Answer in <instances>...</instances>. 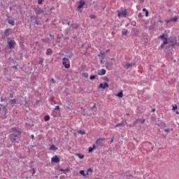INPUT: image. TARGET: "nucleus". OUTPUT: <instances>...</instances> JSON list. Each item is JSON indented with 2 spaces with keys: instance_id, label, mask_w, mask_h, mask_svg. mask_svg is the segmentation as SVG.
<instances>
[{
  "instance_id": "f257e3e1",
  "label": "nucleus",
  "mask_w": 179,
  "mask_h": 179,
  "mask_svg": "<svg viewBox=\"0 0 179 179\" xmlns=\"http://www.w3.org/2000/svg\"><path fill=\"white\" fill-rule=\"evenodd\" d=\"M171 44V47L174 48L176 45H178L179 47V42L177 43V38L176 36H171L168 39V43Z\"/></svg>"
},
{
  "instance_id": "f03ea898",
  "label": "nucleus",
  "mask_w": 179,
  "mask_h": 179,
  "mask_svg": "<svg viewBox=\"0 0 179 179\" xmlns=\"http://www.w3.org/2000/svg\"><path fill=\"white\" fill-rule=\"evenodd\" d=\"M159 38H161L162 40H164L163 43L160 45V48L163 49V48H164V45H166V44H169V41H168L167 38L164 37V34L159 36Z\"/></svg>"
},
{
  "instance_id": "7ed1b4c3",
  "label": "nucleus",
  "mask_w": 179,
  "mask_h": 179,
  "mask_svg": "<svg viewBox=\"0 0 179 179\" xmlns=\"http://www.w3.org/2000/svg\"><path fill=\"white\" fill-rule=\"evenodd\" d=\"M62 64L64 65V68H66V69H69V68H71V64H69V59L66 57L63 58Z\"/></svg>"
},
{
  "instance_id": "20e7f679",
  "label": "nucleus",
  "mask_w": 179,
  "mask_h": 179,
  "mask_svg": "<svg viewBox=\"0 0 179 179\" xmlns=\"http://www.w3.org/2000/svg\"><path fill=\"white\" fill-rule=\"evenodd\" d=\"M127 15H128L127 10L118 11L117 13L118 17H120V19H121V17H125Z\"/></svg>"
},
{
  "instance_id": "39448f33",
  "label": "nucleus",
  "mask_w": 179,
  "mask_h": 179,
  "mask_svg": "<svg viewBox=\"0 0 179 179\" xmlns=\"http://www.w3.org/2000/svg\"><path fill=\"white\" fill-rule=\"evenodd\" d=\"M8 44L9 48L12 50V48H15V46L16 45V42H15V41H8Z\"/></svg>"
},
{
  "instance_id": "423d86ee",
  "label": "nucleus",
  "mask_w": 179,
  "mask_h": 179,
  "mask_svg": "<svg viewBox=\"0 0 179 179\" xmlns=\"http://www.w3.org/2000/svg\"><path fill=\"white\" fill-rule=\"evenodd\" d=\"M60 160L61 159H59V157H58L57 155L52 157L51 159L52 163H59Z\"/></svg>"
},
{
  "instance_id": "0eeeda50",
  "label": "nucleus",
  "mask_w": 179,
  "mask_h": 179,
  "mask_svg": "<svg viewBox=\"0 0 179 179\" xmlns=\"http://www.w3.org/2000/svg\"><path fill=\"white\" fill-rule=\"evenodd\" d=\"M105 138H99L98 140L96 141V145H98V146H103L104 145V143H103L102 141H104Z\"/></svg>"
},
{
  "instance_id": "6e6552de",
  "label": "nucleus",
  "mask_w": 179,
  "mask_h": 179,
  "mask_svg": "<svg viewBox=\"0 0 179 179\" xmlns=\"http://www.w3.org/2000/svg\"><path fill=\"white\" fill-rule=\"evenodd\" d=\"M145 119H141L138 118L136 120V121L134 122V126L136 125L137 122H140V124H145Z\"/></svg>"
},
{
  "instance_id": "1a4fd4ad",
  "label": "nucleus",
  "mask_w": 179,
  "mask_h": 179,
  "mask_svg": "<svg viewBox=\"0 0 179 179\" xmlns=\"http://www.w3.org/2000/svg\"><path fill=\"white\" fill-rule=\"evenodd\" d=\"M107 87H108V83H105L104 84L101 83L99 85V89H107Z\"/></svg>"
},
{
  "instance_id": "9d476101",
  "label": "nucleus",
  "mask_w": 179,
  "mask_h": 179,
  "mask_svg": "<svg viewBox=\"0 0 179 179\" xmlns=\"http://www.w3.org/2000/svg\"><path fill=\"white\" fill-rule=\"evenodd\" d=\"M13 132H15V134H12L13 136H19V135L22 134V132H20V131H17L16 128H13Z\"/></svg>"
},
{
  "instance_id": "9b49d317",
  "label": "nucleus",
  "mask_w": 179,
  "mask_h": 179,
  "mask_svg": "<svg viewBox=\"0 0 179 179\" xmlns=\"http://www.w3.org/2000/svg\"><path fill=\"white\" fill-rule=\"evenodd\" d=\"M86 4V2H85V1L81 0L79 1V5L78 6V9H82V8H83V6H85V5Z\"/></svg>"
},
{
  "instance_id": "f8f14e48",
  "label": "nucleus",
  "mask_w": 179,
  "mask_h": 179,
  "mask_svg": "<svg viewBox=\"0 0 179 179\" xmlns=\"http://www.w3.org/2000/svg\"><path fill=\"white\" fill-rule=\"evenodd\" d=\"M106 69H102L99 71H98V75H99L100 76H102L103 75H106Z\"/></svg>"
},
{
  "instance_id": "ddd939ff",
  "label": "nucleus",
  "mask_w": 179,
  "mask_h": 179,
  "mask_svg": "<svg viewBox=\"0 0 179 179\" xmlns=\"http://www.w3.org/2000/svg\"><path fill=\"white\" fill-rule=\"evenodd\" d=\"M125 124H127V122H120V123L117 124L115 126V128H118V127H125Z\"/></svg>"
},
{
  "instance_id": "4468645a",
  "label": "nucleus",
  "mask_w": 179,
  "mask_h": 179,
  "mask_svg": "<svg viewBox=\"0 0 179 179\" xmlns=\"http://www.w3.org/2000/svg\"><path fill=\"white\" fill-rule=\"evenodd\" d=\"M134 64L131 63H128V62L124 63V67L126 68V69H129V68H131V66H132Z\"/></svg>"
},
{
  "instance_id": "2eb2a0df",
  "label": "nucleus",
  "mask_w": 179,
  "mask_h": 179,
  "mask_svg": "<svg viewBox=\"0 0 179 179\" xmlns=\"http://www.w3.org/2000/svg\"><path fill=\"white\" fill-rule=\"evenodd\" d=\"M8 23L11 24V26H15V20H13V19L8 18Z\"/></svg>"
},
{
  "instance_id": "dca6fc26",
  "label": "nucleus",
  "mask_w": 179,
  "mask_h": 179,
  "mask_svg": "<svg viewBox=\"0 0 179 179\" xmlns=\"http://www.w3.org/2000/svg\"><path fill=\"white\" fill-rule=\"evenodd\" d=\"M80 174H81V176H83V177H86V176H89V173H85V171L83 170L80 171Z\"/></svg>"
},
{
  "instance_id": "f3484780",
  "label": "nucleus",
  "mask_w": 179,
  "mask_h": 179,
  "mask_svg": "<svg viewBox=\"0 0 179 179\" xmlns=\"http://www.w3.org/2000/svg\"><path fill=\"white\" fill-rule=\"evenodd\" d=\"M94 149H96V145H93L92 147H90L89 150H88V152L90 153H92V152H93Z\"/></svg>"
},
{
  "instance_id": "a211bd4d",
  "label": "nucleus",
  "mask_w": 179,
  "mask_h": 179,
  "mask_svg": "<svg viewBox=\"0 0 179 179\" xmlns=\"http://www.w3.org/2000/svg\"><path fill=\"white\" fill-rule=\"evenodd\" d=\"M52 54V50L51 48H48L46 51V55H51Z\"/></svg>"
},
{
  "instance_id": "6ab92c4d",
  "label": "nucleus",
  "mask_w": 179,
  "mask_h": 179,
  "mask_svg": "<svg viewBox=\"0 0 179 179\" xmlns=\"http://www.w3.org/2000/svg\"><path fill=\"white\" fill-rule=\"evenodd\" d=\"M41 13H44V10H41V8H38V9L36 10V14H37V15H41Z\"/></svg>"
},
{
  "instance_id": "aec40b11",
  "label": "nucleus",
  "mask_w": 179,
  "mask_h": 179,
  "mask_svg": "<svg viewBox=\"0 0 179 179\" xmlns=\"http://www.w3.org/2000/svg\"><path fill=\"white\" fill-rule=\"evenodd\" d=\"M117 97H120V99L123 97L124 94H122V91H120L117 94H116Z\"/></svg>"
},
{
  "instance_id": "412c9836",
  "label": "nucleus",
  "mask_w": 179,
  "mask_h": 179,
  "mask_svg": "<svg viewBox=\"0 0 179 179\" xmlns=\"http://www.w3.org/2000/svg\"><path fill=\"white\" fill-rule=\"evenodd\" d=\"M50 150H58V148H57L56 146H55L54 145H52L50 146Z\"/></svg>"
},
{
  "instance_id": "4be33fe9",
  "label": "nucleus",
  "mask_w": 179,
  "mask_h": 179,
  "mask_svg": "<svg viewBox=\"0 0 179 179\" xmlns=\"http://www.w3.org/2000/svg\"><path fill=\"white\" fill-rule=\"evenodd\" d=\"M78 134H80V135H85V134H86V131H85V130H78Z\"/></svg>"
},
{
  "instance_id": "5701e85b",
  "label": "nucleus",
  "mask_w": 179,
  "mask_h": 179,
  "mask_svg": "<svg viewBox=\"0 0 179 179\" xmlns=\"http://www.w3.org/2000/svg\"><path fill=\"white\" fill-rule=\"evenodd\" d=\"M76 156H78V157H79V159H84V157H85V155H81V154H76Z\"/></svg>"
},
{
  "instance_id": "b1692460",
  "label": "nucleus",
  "mask_w": 179,
  "mask_h": 179,
  "mask_svg": "<svg viewBox=\"0 0 179 179\" xmlns=\"http://www.w3.org/2000/svg\"><path fill=\"white\" fill-rule=\"evenodd\" d=\"M98 56L99 57H102L103 58H104V57H106V53L101 52L100 54Z\"/></svg>"
},
{
  "instance_id": "393cba45",
  "label": "nucleus",
  "mask_w": 179,
  "mask_h": 179,
  "mask_svg": "<svg viewBox=\"0 0 179 179\" xmlns=\"http://www.w3.org/2000/svg\"><path fill=\"white\" fill-rule=\"evenodd\" d=\"M44 120L45 121H50V115H45L44 117Z\"/></svg>"
},
{
  "instance_id": "a878e982",
  "label": "nucleus",
  "mask_w": 179,
  "mask_h": 179,
  "mask_svg": "<svg viewBox=\"0 0 179 179\" xmlns=\"http://www.w3.org/2000/svg\"><path fill=\"white\" fill-rule=\"evenodd\" d=\"M171 22H177L178 20V18L177 17H174L171 19Z\"/></svg>"
},
{
  "instance_id": "bb28decb",
  "label": "nucleus",
  "mask_w": 179,
  "mask_h": 179,
  "mask_svg": "<svg viewBox=\"0 0 179 179\" xmlns=\"http://www.w3.org/2000/svg\"><path fill=\"white\" fill-rule=\"evenodd\" d=\"M83 76L84 78H89V74H87V73H83Z\"/></svg>"
},
{
  "instance_id": "cd10ccee",
  "label": "nucleus",
  "mask_w": 179,
  "mask_h": 179,
  "mask_svg": "<svg viewBox=\"0 0 179 179\" xmlns=\"http://www.w3.org/2000/svg\"><path fill=\"white\" fill-rule=\"evenodd\" d=\"M69 168H67L66 169H59V171H69Z\"/></svg>"
},
{
  "instance_id": "c85d7f7f",
  "label": "nucleus",
  "mask_w": 179,
  "mask_h": 179,
  "mask_svg": "<svg viewBox=\"0 0 179 179\" xmlns=\"http://www.w3.org/2000/svg\"><path fill=\"white\" fill-rule=\"evenodd\" d=\"M96 76H91L90 77V79L91 80H93L96 79Z\"/></svg>"
},
{
  "instance_id": "c756f323",
  "label": "nucleus",
  "mask_w": 179,
  "mask_h": 179,
  "mask_svg": "<svg viewBox=\"0 0 179 179\" xmlns=\"http://www.w3.org/2000/svg\"><path fill=\"white\" fill-rule=\"evenodd\" d=\"M10 103L11 104H16V99H11Z\"/></svg>"
},
{
  "instance_id": "7c9ffc66",
  "label": "nucleus",
  "mask_w": 179,
  "mask_h": 179,
  "mask_svg": "<svg viewBox=\"0 0 179 179\" xmlns=\"http://www.w3.org/2000/svg\"><path fill=\"white\" fill-rule=\"evenodd\" d=\"M87 173H93V170L91 168H90V169H87Z\"/></svg>"
},
{
  "instance_id": "2f4dec72",
  "label": "nucleus",
  "mask_w": 179,
  "mask_h": 179,
  "mask_svg": "<svg viewBox=\"0 0 179 179\" xmlns=\"http://www.w3.org/2000/svg\"><path fill=\"white\" fill-rule=\"evenodd\" d=\"M90 17L91 19H96V15H91L90 16Z\"/></svg>"
},
{
  "instance_id": "473e14b6",
  "label": "nucleus",
  "mask_w": 179,
  "mask_h": 179,
  "mask_svg": "<svg viewBox=\"0 0 179 179\" xmlns=\"http://www.w3.org/2000/svg\"><path fill=\"white\" fill-rule=\"evenodd\" d=\"M172 110L173 111H174V110H177V105L173 106Z\"/></svg>"
},
{
  "instance_id": "72a5a7b5",
  "label": "nucleus",
  "mask_w": 179,
  "mask_h": 179,
  "mask_svg": "<svg viewBox=\"0 0 179 179\" xmlns=\"http://www.w3.org/2000/svg\"><path fill=\"white\" fill-rule=\"evenodd\" d=\"M9 33V29H6L5 30V34L6 36H8V34Z\"/></svg>"
},
{
  "instance_id": "f704fd0d",
  "label": "nucleus",
  "mask_w": 179,
  "mask_h": 179,
  "mask_svg": "<svg viewBox=\"0 0 179 179\" xmlns=\"http://www.w3.org/2000/svg\"><path fill=\"white\" fill-rule=\"evenodd\" d=\"M43 0H38V3L39 5H41V3H43Z\"/></svg>"
},
{
  "instance_id": "c9c22d12",
  "label": "nucleus",
  "mask_w": 179,
  "mask_h": 179,
  "mask_svg": "<svg viewBox=\"0 0 179 179\" xmlns=\"http://www.w3.org/2000/svg\"><path fill=\"white\" fill-rule=\"evenodd\" d=\"M103 79H104V80H106V82H110V79H108V78H107V77H105Z\"/></svg>"
},
{
  "instance_id": "e433bc0d",
  "label": "nucleus",
  "mask_w": 179,
  "mask_h": 179,
  "mask_svg": "<svg viewBox=\"0 0 179 179\" xmlns=\"http://www.w3.org/2000/svg\"><path fill=\"white\" fill-rule=\"evenodd\" d=\"M50 38H52V40H54V38H55V36L54 35H50Z\"/></svg>"
},
{
  "instance_id": "4c0bfd02",
  "label": "nucleus",
  "mask_w": 179,
  "mask_h": 179,
  "mask_svg": "<svg viewBox=\"0 0 179 179\" xmlns=\"http://www.w3.org/2000/svg\"><path fill=\"white\" fill-rule=\"evenodd\" d=\"M127 33H128V31H122V34H124L125 36H127Z\"/></svg>"
},
{
  "instance_id": "58836bf2",
  "label": "nucleus",
  "mask_w": 179,
  "mask_h": 179,
  "mask_svg": "<svg viewBox=\"0 0 179 179\" xmlns=\"http://www.w3.org/2000/svg\"><path fill=\"white\" fill-rule=\"evenodd\" d=\"M138 17H143V15L139 13L138 15Z\"/></svg>"
},
{
  "instance_id": "ea45409f",
  "label": "nucleus",
  "mask_w": 179,
  "mask_h": 179,
  "mask_svg": "<svg viewBox=\"0 0 179 179\" xmlns=\"http://www.w3.org/2000/svg\"><path fill=\"white\" fill-rule=\"evenodd\" d=\"M50 82H52V83H55V80H54V78H51Z\"/></svg>"
},
{
  "instance_id": "a19ab883",
  "label": "nucleus",
  "mask_w": 179,
  "mask_h": 179,
  "mask_svg": "<svg viewBox=\"0 0 179 179\" xmlns=\"http://www.w3.org/2000/svg\"><path fill=\"white\" fill-rule=\"evenodd\" d=\"M55 110H59V106H56Z\"/></svg>"
},
{
  "instance_id": "79ce46f5",
  "label": "nucleus",
  "mask_w": 179,
  "mask_h": 179,
  "mask_svg": "<svg viewBox=\"0 0 179 179\" xmlns=\"http://www.w3.org/2000/svg\"><path fill=\"white\" fill-rule=\"evenodd\" d=\"M164 131H165V132H167V134H169V132H170V130L169 129H165Z\"/></svg>"
},
{
  "instance_id": "37998d69",
  "label": "nucleus",
  "mask_w": 179,
  "mask_h": 179,
  "mask_svg": "<svg viewBox=\"0 0 179 179\" xmlns=\"http://www.w3.org/2000/svg\"><path fill=\"white\" fill-rule=\"evenodd\" d=\"M145 16H146V17L149 16V12H148V10L145 11Z\"/></svg>"
},
{
  "instance_id": "c03bdc74",
  "label": "nucleus",
  "mask_w": 179,
  "mask_h": 179,
  "mask_svg": "<svg viewBox=\"0 0 179 179\" xmlns=\"http://www.w3.org/2000/svg\"><path fill=\"white\" fill-rule=\"evenodd\" d=\"M113 142H114V137H113L110 140V143H113Z\"/></svg>"
},
{
  "instance_id": "a18cd8bd",
  "label": "nucleus",
  "mask_w": 179,
  "mask_h": 179,
  "mask_svg": "<svg viewBox=\"0 0 179 179\" xmlns=\"http://www.w3.org/2000/svg\"><path fill=\"white\" fill-rule=\"evenodd\" d=\"M35 173H36V171L34 170V169H33L32 176H34Z\"/></svg>"
},
{
  "instance_id": "49530a36",
  "label": "nucleus",
  "mask_w": 179,
  "mask_h": 179,
  "mask_svg": "<svg viewBox=\"0 0 179 179\" xmlns=\"http://www.w3.org/2000/svg\"><path fill=\"white\" fill-rule=\"evenodd\" d=\"M166 22V23H170V22H171V20H168Z\"/></svg>"
},
{
  "instance_id": "de8ad7c7",
  "label": "nucleus",
  "mask_w": 179,
  "mask_h": 179,
  "mask_svg": "<svg viewBox=\"0 0 179 179\" xmlns=\"http://www.w3.org/2000/svg\"><path fill=\"white\" fill-rule=\"evenodd\" d=\"M12 68H13L14 69H17V66H12Z\"/></svg>"
},
{
  "instance_id": "09e8293b",
  "label": "nucleus",
  "mask_w": 179,
  "mask_h": 179,
  "mask_svg": "<svg viewBox=\"0 0 179 179\" xmlns=\"http://www.w3.org/2000/svg\"><path fill=\"white\" fill-rule=\"evenodd\" d=\"M147 11H148V10H146V8L143 9V12H147Z\"/></svg>"
},
{
  "instance_id": "8fccbe9b",
  "label": "nucleus",
  "mask_w": 179,
  "mask_h": 179,
  "mask_svg": "<svg viewBox=\"0 0 179 179\" xmlns=\"http://www.w3.org/2000/svg\"><path fill=\"white\" fill-rule=\"evenodd\" d=\"M44 41H45V43H50V40L49 39L48 40H45Z\"/></svg>"
},
{
  "instance_id": "3c124183",
  "label": "nucleus",
  "mask_w": 179,
  "mask_h": 179,
  "mask_svg": "<svg viewBox=\"0 0 179 179\" xmlns=\"http://www.w3.org/2000/svg\"><path fill=\"white\" fill-rule=\"evenodd\" d=\"M31 139H34V135H31Z\"/></svg>"
},
{
  "instance_id": "603ef678",
  "label": "nucleus",
  "mask_w": 179,
  "mask_h": 179,
  "mask_svg": "<svg viewBox=\"0 0 179 179\" xmlns=\"http://www.w3.org/2000/svg\"><path fill=\"white\" fill-rule=\"evenodd\" d=\"M176 114H177V115H178V114H179L178 110H176Z\"/></svg>"
},
{
  "instance_id": "864d4df0",
  "label": "nucleus",
  "mask_w": 179,
  "mask_h": 179,
  "mask_svg": "<svg viewBox=\"0 0 179 179\" xmlns=\"http://www.w3.org/2000/svg\"><path fill=\"white\" fill-rule=\"evenodd\" d=\"M159 23H163V22L162 21V20H159Z\"/></svg>"
},
{
  "instance_id": "5fc2aeb1",
  "label": "nucleus",
  "mask_w": 179,
  "mask_h": 179,
  "mask_svg": "<svg viewBox=\"0 0 179 179\" xmlns=\"http://www.w3.org/2000/svg\"><path fill=\"white\" fill-rule=\"evenodd\" d=\"M106 52H110V50H106Z\"/></svg>"
},
{
  "instance_id": "6e6d98bb",
  "label": "nucleus",
  "mask_w": 179,
  "mask_h": 179,
  "mask_svg": "<svg viewBox=\"0 0 179 179\" xmlns=\"http://www.w3.org/2000/svg\"><path fill=\"white\" fill-rule=\"evenodd\" d=\"M165 52H166L167 54H169V51H167V50H165Z\"/></svg>"
},
{
  "instance_id": "4d7b16f0",
  "label": "nucleus",
  "mask_w": 179,
  "mask_h": 179,
  "mask_svg": "<svg viewBox=\"0 0 179 179\" xmlns=\"http://www.w3.org/2000/svg\"><path fill=\"white\" fill-rule=\"evenodd\" d=\"M152 113H155V109H152Z\"/></svg>"
},
{
  "instance_id": "13d9d810",
  "label": "nucleus",
  "mask_w": 179,
  "mask_h": 179,
  "mask_svg": "<svg viewBox=\"0 0 179 179\" xmlns=\"http://www.w3.org/2000/svg\"><path fill=\"white\" fill-rule=\"evenodd\" d=\"M106 68H108V64H106Z\"/></svg>"
},
{
  "instance_id": "bf43d9fd",
  "label": "nucleus",
  "mask_w": 179,
  "mask_h": 179,
  "mask_svg": "<svg viewBox=\"0 0 179 179\" xmlns=\"http://www.w3.org/2000/svg\"><path fill=\"white\" fill-rule=\"evenodd\" d=\"M1 101H3V98L1 97Z\"/></svg>"
},
{
  "instance_id": "052dcab7",
  "label": "nucleus",
  "mask_w": 179,
  "mask_h": 179,
  "mask_svg": "<svg viewBox=\"0 0 179 179\" xmlns=\"http://www.w3.org/2000/svg\"><path fill=\"white\" fill-rule=\"evenodd\" d=\"M126 115H129V113H127Z\"/></svg>"
},
{
  "instance_id": "680f3d73",
  "label": "nucleus",
  "mask_w": 179,
  "mask_h": 179,
  "mask_svg": "<svg viewBox=\"0 0 179 179\" xmlns=\"http://www.w3.org/2000/svg\"><path fill=\"white\" fill-rule=\"evenodd\" d=\"M13 141H15V138H13Z\"/></svg>"
}]
</instances>
